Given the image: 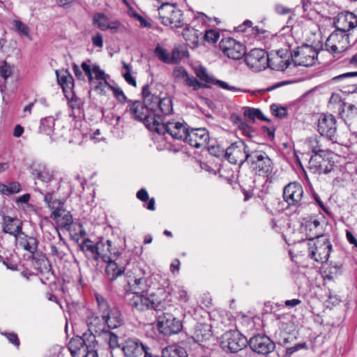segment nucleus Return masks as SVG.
Segmentation results:
<instances>
[{
    "instance_id": "0eeeda50",
    "label": "nucleus",
    "mask_w": 357,
    "mask_h": 357,
    "mask_svg": "<svg viewBox=\"0 0 357 357\" xmlns=\"http://www.w3.org/2000/svg\"><path fill=\"white\" fill-rule=\"evenodd\" d=\"M155 122L157 123L153 130L155 132L160 135L168 133L175 139L185 142L189 132L186 124L176 121H165L160 119Z\"/></svg>"
},
{
    "instance_id": "5701e85b",
    "label": "nucleus",
    "mask_w": 357,
    "mask_h": 357,
    "mask_svg": "<svg viewBox=\"0 0 357 357\" xmlns=\"http://www.w3.org/2000/svg\"><path fill=\"white\" fill-rule=\"evenodd\" d=\"M209 142V134L205 128H192L189 130L185 142L195 148L206 146Z\"/></svg>"
},
{
    "instance_id": "412c9836",
    "label": "nucleus",
    "mask_w": 357,
    "mask_h": 357,
    "mask_svg": "<svg viewBox=\"0 0 357 357\" xmlns=\"http://www.w3.org/2000/svg\"><path fill=\"white\" fill-rule=\"evenodd\" d=\"M303 195L302 185L297 182L290 183L283 190L284 200L289 206H298L301 204Z\"/></svg>"
},
{
    "instance_id": "6ab92c4d",
    "label": "nucleus",
    "mask_w": 357,
    "mask_h": 357,
    "mask_svg": "<svg viewBox=\"0 0 357 357\" xmlns=\"http://www.w3.org/2000/svg\"><path fill=\"white\" fill-rule=\"evenodd\" d=\"M245 61L251 68L261 70L267 67L269 59L266 52L262 49L255 48L245 53Z\"/></svg>"
},
{
    "instance_id": "72a5a7b5",
    "label": "nucleus",
    "mask_w": 357,
    "mask_h": 357,
    "mask_svg": "<svg viewBox=\"0 0 357 357\" xmlns=\"http://www.w3.org/2000/svg\"><path fill=\"white\" fill-rule=\"evenodd\" d=\"M56 75L63 92L67 93L71 91L74 86V79L69 72L66 70L62 75H60L59 70H56Z\"/></svg>"
},
{
    "instance_id": "423d86ee",
    "label": "nucleus",
    "mask_w": 357,
    "mask_h": 357,
    "mask_svg": "<svg viewBox=\"0 0 357 357\" xmlns=\"http://www.w3.org/2000/svg\"><path fill=\"white\" fill-rule=\"evenodd\" d=\"M220 346L227 353L241 354L248 346V339L239 331L230 330L222 335Z\"/></svg>"
},
{
    "instance_id": "09e8293b",
    "label": "nucleus",
    "mask_w": 357,
    "mask_h": 357,
    "mask_svg": "<svg viewBox=\"0 0 357 357\" xmlns=\"http://www.w3.org/2000/svg\"><path fill=\"white\" fill-rule=\"evenodd\" d=\"M184 82L186 86L189 87H192L194 90H199L201 88L208 87L207 84H202L201 82H199V80L197 78L189 76V75H188Z\"/></svg>"
},
{
    "instance_id": "a878e982",
    "label": "nucleus",
    "mask_w": 357,
    "mask_h": 357,
    "mask_svg": "<svg viewBox=\"0 0 357 357\" xmlns=\"http://www.w3.org/2000/svg\"><path fill=\"white\" fill-rule=\"evenodd\" d=\"M86 324L89 328V331L97 335H100L102 333H107V327L105 320L102 317H100L95 313H91L86 318Z\"/></svg>"
},
{
    "instance_id": "6e6d98bb",
    "label": "nucleus",
    "mask_w": 357,
    "mask_h": 357,
    "mask_svg": "<svg viewBox=\"0 0 357 357\" xmlns=\"http://www.w3.org/2000/svg\"><path fill=\"white\" fill-rule=\"evenodd\" d=\"M342 112H347V117H353L357 115V107L354 104L347 102L342 103Z\"/></svg>"
},
{
    "instance_id": "7c9ffc66",
    "label": "nucleus",
    "mask_w": 357,
    "mask_h": 357,
    "mask_svg": "<svg viewBox=\"0 0 357 357\" xmlns=\"http://www.w3.org/2000/svg\"><path fill=\"white\" fill-rule=\"evenodd\" d=\"M51 218L58 222H60L62 227H67L70 226L73 222L72 215L66 210L61 208H57L52 211Z\"/></svg>"
},
{
    "instance_id": "c9c22d12",
    "label": "nucleus",
    "mask_w": 357,
    "mask_h": 357,
    "mask_svg": "<svg viewBox=\"0 0 357 357\" xmlns=\"http://www.w3.org/2000/svg\"><path fill=\"white\" fill-rule=\"evenodd\" d=\"M291 61L289 59L284 61L283 59L280 56H274L268 59L267 67L274 70L284 71L290 65Z\"/></svg>"
},
{
    "instance_id": "6e6552de",
    "label": "nucleus",
    "mask_w": 357,
    "mask_h": 357,
    "mask_svg": "<svg viewBox=\"0 0 357 357\" xmlns=\"http://www.w3.org/2000/svg\"><path fill=\"white\" fill-rule=\"evenodd\" d=\"M331 151H321V153L312 154L308 162V169L313 174H328L334 167V161L332 160Z\"/></svg>"
},
{
    "instance_id": "4c0bfd02",
    "label": "nucleus",
    "mask_w": 357,
    "mask_h": 357,
    "mask_svg": "<svg viewBox=\"0 0 357 357\" xmlns=\"http://www.w3.org/2000/svg\"><path fill=\"white\" fill-rule=\"evenodd\" d=\"M95 298L97 302L98 312L100 314L101 317L104 319L107 316V314H109L113 308L110 307L108 302L102 295L95 294Z\"/></svg>"
},
{
    "instance_id": "4468645a",
    "label": "nucleus",
    "mask_w": 357,
    "mask_h": 357,
    "mask_svg": "<svg viewBox=\"0 0 357 357\" xmlns=\"http://www.w3.org/2000/svg\"><path fill=\"white\" fill-rule=\"evenodd\" d=\"M317 132L332 142H337L335 117L331 114H321L317 121Z\"/></svg>"
},
{
    "instance_id": "864d4df0",
    "label": "nucleus",
    "mask_w": 357,
    "mask_h": 357,
    "mask_svg": "<svg viewBox=\"0 0 357 357\" xmlns=\"http://www.w3.org/2000/svg\"><path fill=\"white\" fill-rule=\"evenodd\" d=\"M270 108L272 114L279 119H283L287 116V109L284 107L279 106L276 104H273L271 105Z\"/></svg>"
},
{
    "instance_id": "f257e3e1",
    "label": "nucleus",
    "mask_w": 357,
    "mask_h": 357,
    "mask_svg": "<svg viewBox=\"0 0 357 357\" xmlns=\"http://www.w3.org/2000/svg\"><path fill=\"white\" fill-rule=\"evenodd\" d=\"M336 30L327 38L325 47L327 51L335 54L344 51L349 44L347 31L357 25V18L350 12L340 13L334 18Z\"/></svg>"
},
{
    "instance_id": "58836bf2",
    "label": "nucleus",
    "mask_w": 357,
    "mask_h": 357,
    "mask_svg": "<svg viewBox=\"0 0 357 357\" xmlns=\"http://www.w3.org/2000/svg\"><path fill=\"white\" fill-rule=\"evenodd\" d=\"M243 114L245 116L249 118L250 119L255 121L256 119L260 121L270 122L271 120L266 118L261 111V109L258 108L253 107H246L243 112Z\"/></svg>"
},
{
    "instance_id": "69168bd1",
    "label": "nucleus",
    "mask_w": 357,
    "mask_h": 357,
    "mask_svg": "<svg viewBox=\"0 0 357 357\" xmlns=\"http://www.w3.org/2000/svg\"><path fill=\"white\" fill-rule=\"evenodd\" d=\"M109 334V345L112 349H115L119 347L120 345L119 344V337L118 336L112 332H107Z\"/></svg>"
},
{
    "instance_id": "13d9d810",
    "label": "nucleus",
    "mask_w": 357,
    "mask_h": 357,
    "mask_svg": "<svg viewBox=\"0 0 357 357\" xmlns=\"http://www.w3.org/2000/svg\"><path fill=\"white\" fill-rule=\"evenodd\" d=\"M0 74L2 77L6 79L13 74V68L6 61L2 62L0 66Z\"/></svg>"
},
{
    "instance_id": "37998d69",
    "label": "nucleus",
    "mask_w": 357,
    "mask_h": 357,
    "mask_svg": "<svg viewBox=\"0 0 357 357\" xmlns=\"http://www.w3.org/2000/svg\"><path fill=\"white\" fill-rule=\"evenodd\" d=\"M142 96L143 99L142 102H145V104L148 105H151L158 97V96L151 93L149 84H145L143 86L142 89Z\"/></svg>"
},
{
    "instance_id": "bf43d9fd",
    "label": "nucleus",
    "mask_w": 357,
    "mask_h": 357,
    "mask_svg": "<svg viewBox=\"0 0 357 357\" xmlns=\"http://www.w3.org/2000/svg\"><path fill=\"white\" fill-rule=\"evenodd\" d=\"M93 73L95 74V78L97 80L104 81V84H105L107 75L105 74V71L100 69V66L96 63L93 64Z\"/></svg>"
},
{
    "instance_id": "ea45409f",
    "label": "nucleus",
    "mask_w": 357,
    "mask_h": 357,
    "mask_svg": "<svg viewBox=\"0 0 357 357\" xmlns=\"http://www.w3.org/2000/svg\"><path fill=\"white\" fill-rule=\"evenodd\" d=\"M21 189V184L17 181L10 182L8 185L1 183V193L9 196L20 192Z\"/></svg>"
},
{
    "instance_id": "f8f14e48",
    "label": "nucleus",
    "mask_w": 357,
    "mask_h": 357,
    "mask_svg": "<svg viewBox=\"0 0 357 357\" xmlns=\"http://www.w3.org/2000/svg\"><path fill=\"white\" fill-rule=\"evenodd\" d=\"M145 272L142 269L139 270V273H135L133 277H129L128 280V286L129 289L127 291V295L129 294H147L151 286L155 283L151 277H145Z\"/></svg>"
},
{
    "instance_id": "338daca9",
    "label": "nucleus",
    "mask_w": 357,
    "mask_h": 357,
    "mask_svg": "<svg viewBox=\"0 0 357 357\" xmlns=\"http://www.w3.org/2000/svg\"><path fill=\"white\" fill-rule=\"evenodd\" d=\"M188 75L187 70L182 66L177 67L173 70V75L175 78H183L185 80Z\"/></svg>"
},
{
    "instance_id": "de8ad7c7",
    "label": "nucleus",
    "mask_w": 357,
    "mask_h": 357,
    "mask_svg": "<svg viewBox=\"0 0 357 357\" xmlns=\"http://www.w3.org/2000/svg\"><path fill=\"white\" fill-rule=\"evenodd\" d=\"M184 82L186 86L189 87H192L194 90H199L201 88L208 87L207 84H202L201 82H199V80L197 78L189 76V75H188Z\"/></svg>"
},
{
    "instance_id": "f03ea898",
    "label": "nucleus",
    "mask_w": 357,
    "mask_h": 357,
    "mask_svg": "<svg viewBox=\"0 0 357 357\" xmlns=\"http://www.w3.org/2000/svg\"><path fill=\"white\" fill-rule=\"evenodd\" d=\"M155 280V278H154ZM148 294L153 310L160 311L166 309L172 301V288L167 280H164L162 284L158 281L151 286L146 294Z\"/></svg>"
},
{
    "instance_id": "f704fd0d",
    "label": "nucleus",
    "mask_w": 357,
    "mask_h": 357,
    "mask_svg": "<svg viewBox=\"0 0 357 357\" xmlns=\"http://www.w3.org/2000/svg\"><path fill=\"white\" fill-rule=\"evenodd\" d=\"M96 335L97 334L89 332V333H85L82 336H81L82 339L84 342V349H86V351H88V355L92 354L93 356L96 353Z\"/></svg>"
},
{
    "instance_id": "a211bd4d",
    "label": "nucleus",
    "mask_w": 357,
    "mask_h": 357,
    "mask_svg": "<svg viewBox=\"0 0 357 357\" xmlns=\"http://www.w3.org/2000/svg\"><path fill=\"white\" fill-rule=\"evenodd\" d=\"M104 261L107 263L105 274L110 282L114 281L118 277L122 275L129 263L128 259H123L119 256L114 259H111V256H109L108 260Z\"/></svg>"
},
{
    "instance_id": "4be33fe9",
    "label": "nucleus",
    "mask_w": 357,
    "mask_h": 357,
    "mask_svg": "<svg viewBox=\"0 0 357 357\" xmlns=\"http://www.w3.org/2000/svg\"><path fill=\"white\" fill-rule=\"evenodd\" d=\"M155 99L150 105L153 116H158L160 120H164L162 116H168L173 112L172 98L169 96L162 98L158 96Z\"/></svg>"
},
{
    "instance_id": "052dcab7",
    "label": "nucleus",
    "mask_w": 357,
    "mask_h": 357,
    "mask_svg": "<svg viewBox=\"0 0 357 357\" xmlns=\"http://www.w3.org/2000/svg\"><path fill=\"white\" fill-rule=\"evenodd\" d=\"M88 62H90V60L88 61ZM81 67L84 72L85 75L87 76L88 79L90 83L93 82V65L91 66L89 64H88L87 61H84L81 64Z\"/></svg>"
},
{
    "instance_id": "20e7f679",
    "label": "nucleus",
    "mask_w": 357,
    "mask_h": 357,
    "mask_svg": "<svg viewBox=\"0 0 357 357\" xmlns=\"http://www.w3.org/2000/svg\"><path fill=\"white\" fill-rule=\"evenodd\" d=\"M248 165L259 176L269 178H272L274 174L273 162L268 154L263 151H251Z\"/></svg>"
},
{
    "instance_id": "2eb2a0df",
    "label": "nucleus",
    "mask_w": 357,
    "mask_h": 357,
    "mask_svg": "<svg viewBox=\"0 0 357 357\" xmlns=\"http://www.w3.org/2000/svg\"><path fill=\"white\" fill-rule=\"evenodd\" d=\"M158 326L165 335L177 334L183 328L181 321L169 312H163L158 317Z\"/></svg>"
},
{
    "instance_id": "4d7b16f0",
    "label": "nucleus",
    "mask_w": 357,
    "mask_h": 357,
    "mask_svg": "<svg viewBox=\"0 0 357 357\" xmlns=\"http://www.w3.org/2000/svg\"><path fill=\"white\" fill-rule=\"evenodd\" d=\"M185 54V51L181 50L178 47L174 48L170 55L171 63H178L182 58L184 56Z\"/></svg>"
},
{
    "instance_id": "603ef678",
    "label": "nucleus",
    "mask_w": 357,
    "mask_h": 357,
    "mask_svg": "<svg viewBox=\"0 0 357 357\" xmlns=\"http://www.w3.org/2000/svg\"><path fill=\"white\" fill-rule=\"evenodd\" d=\"M309 147L312 151V154L321 153V151H326L321 149V144L317 137H311L308 139Z\"/></svg>"
},
{
    "instance_id": "7ed1b4c3",
    "label": "nucleus",
    "mask_w": 357,
    "mask_h": 357,
    "mask_svg": "<svg viewBox=\"0 0 357 357\" xmlns=\"http://www.w3.org/2000/svg\"><path fill=\"white\" fill-rule=\"evenodd\" d=\"M128 103L126 112L132 118L142 122L149 130L153 131L157 123L155 121H159L160 118L153 116L151 106L140 100H129Z\"/></svg>"
},
{
    "instance_id": "8fccbe9b",
    "label": "nucleus",
    "mask_w": 357,
    "mask_h": 357,
    "mask_svg": "<svg viewBox=\"0 0 357 357\" xmlns=\"http://www.w3.org/2000/svg\"><path fill=\"white\" fill-rule=\"evenodd\" d=\"M105 86H107L108 88L112 91L114 96L119 101H120L121 102H128L129 100L127 99V97L125 96L123 91L121 88L109 84L107 81H105Z\"/></svg>"
},
{
    "instance_id": "cd10ccee",
    "label": "nucleus",
    "mask_w": 357,
    "mask_h": 357,
    "mask_svg": "<svg viewBox=\"0 0 357 357\" xmlns=\"http://www.w3.org/2000/svg\"><path fill=\"white\" fill-rule=\"evenodd\" d=\"M305 230L307 241L326 236L323 234V227L317 219L310 218L307 220L305 223Z\"/></svg>"
},
{
    "instance_id": "b1692460",
    "label": "nucleus",
    "mask_w": 357,
    "mask_h": 357,
    "mask_svg": "<svg viewBox=\"0 0 357 357\" xmlns=\"http://www.w3.org/2000/svg\"><path fill=\"white\" fill-rule=\"evenodd\" d=\"M22 226L23 222L20 219L8 215L3 216V232L14 236L15 240H17L20 236L24 235Z\"/></svg>"
},
{
    "instance_id": "393cba45",
    "label": "nucleus",
    "mask_w": 357,
    "mask_h": 357,
    "mask_svg": "<svg viewBox=\"0 0 357 357\" xmlns=\"http://www.w3.org/2000/svg\"><path fill=\"white\" fill-rule=\"evenodd\" d=\"M146 348L149 347L139 340L128 339L124 342L121 350L126 357H139L145 354Z\"/></svg>"
},
{
    "instance_id": "bb28decb",
    "label": "nucleus",
    "mask_w": 357,
    "mask_h": 357,
    "mask_svg": "<svg viewBox=\"0 0 357 357\" xmlns=\"http://www.w3.org/2000/svg\"><path fill=\"white\" fill-rule=\"evenodd\" d=\"M129 305L132 309L139 312L153 310L149 297L146 294H133L129 299Z\"/></svg>"
},
{
    "instance_id": "dca6fc26",
    "label": "nucleus",
    "mask_w": 357,
    "mask_h": 357,
    "mask_svg": "<svg viewBox=\"0 0 357 357\" xmlns=\"http://www.w3.org/2000/svg\"><path fill=\"white\" fill-rule=\"evenodd\" d=\"M219 47L225 56L234 60L242 59L246 53L245 46L232 38L222 39Z\"/></svg>"
},
{
    "instance_id": "c03bdc74",
    "label": "nucleus",
    "mask_w": 357,
    "mask_h": 357,
    "mask_svg": "<svg viewBox=\"0 0 357 357\" xmlns=\"http://www.w3.org/2000/svg\"><path fill=\"white\" fill-rule=\"evenodd\" d=\"M183 36L188 41L196 43L199 37V31L193 28L186 26L183 31Z\"/></svg>"
},
{
    "instance_id": "9d476101",
    "label": "nucleus",
    "mask_w": 357,
    "mask_h": 357,
    "mask_svg": "<svg viewBox=\"0 0 357 357\" xmlns=\"http://www.w3.org/2000/svg\"><path fill=\"white\" fill-rule=\"evenodd\" d=\"M158 13L161 23L165 26L181 28L186 24L182 12L173 5L162 4L158 8Z\"/></svg>"
},
{
    "instance_id": "e2e57ef3",
    "label": "nucleus",
    "mask_w": 357,
    "mask_h": 357,
    "mask_svg": "<svg viewBox=\"0 0 357 357\" xmlns=\"http://www.w3.org/2000/svg\"><path fill=\"white\" fill-rule=\"evenodd\" d=\"M2 334L7 337V339L10 343L13 344L17 348H19V347L20 345V339H19L17 335L15 333L6 332V333H3Z\"/></svg>"
},
{
    "instance_id": "79ce46f5",
    "label": "nucleus",
    "mask_w": 357,
    "mask_h": 357,
    "mask_svg": "<svg viewBox=\"0 0 357 357\" xmlns=\"http://www.w3.org/2000/svg\"><path fill=\"white\" fill-rule=\"evenodd\" d=\"M93 20L94 25H96L98 29L102 31L107 30L108 17L105 14L102 13H96L94 15Z\"/></svg>"
},
{
    "instance_id": "2f4dec72",
    "label": "nucleus",
    "mask_w": 357,
    "mask_h": 357,
    "mask_svg": "<svg viewBox=\"0 0 357 357\" xmlns=\"http://www.w3.org/2000/svg\"><path fill=\"white\" fill-rule=\"evenodd\" d=\"M17 241L24 250L33 255L38 250L39 241L36 237L28 236L24 233V235L20 236Z\"/></svg>"
},
{
    "instance_id": "c756f323",
    "label": "nucleus",
    "mask_w": 357,
    "mask_h": 357,
    "mask_svg": "<svg viewBox=\"0 0 357 357\" xmlns=\"http://www.w3.org/2000/svg\"><path fill=\"white\" fill-rule=\"evenodd\" d=\"M84 342L81 336L73 337L68 343V349L73 357H87L88 351L84 349Z\"/></svg>"
},
{
    "instance_id": "49530a36",
    "label": "nucleus",
    "mask_w": 357,
    "mask_h": 357,
    "mask_svg": "<svg viewBox=\"0 0 357 357\" xmlns=\"http://www.w3.org/2000/svg\"><path fill=\"white\" fill-rule=\"evenodd\" d=\"M184 82L186 86L189 87H192L194 90H199L201 88L208 87L207 84H202L201 82H199V80L197 78L189 76V75H188Z\"/></svg>"
},
{
    "instance_id": "39448f33",
    "label": "nucleus",
    "mask_w": 357,
    "mask_h": 357,
    "mask_svg": "<svg viewBox=\"0 0 357 357\" xmlns=\"http://www.w3.org/2000/svg\"><path fill=\"white\" fill-rule=\"evenodd\" d=\"M308 256L315 261L324 264L328 260L333 249L330 238L320 236L317 239H310L307 241Z\"/></svg>"
},
{
    "instance_id": "c85d7f7f",
    "label": "nucleus",
    "mask_w": 357,
    "mask_h": 357,
    "mask_svg": "<svg viewBox=\"0 0 357 357\" xmlns=\"http://www.w3.org/2000/svg\"><path fill=\"white\" fill-rule=\"evenodd\" d=\"M51 229L54 234H58L59 240L55 244L52 243L50 245V254L52 256L56 257L59 259H63L66 255L65 250L67 248V245L64 239L61 237L59 230L54 226H51Z\"/></svg>"
},
{
    "instance_id": "ddd939ff",
    "label": "nucleus",
    "mask_w": 357,
    "mask_h": 357,
    "mask_svg": "<svg viewBox=\"0 0 357 357\" xmlns=\"http://www.w3.org/2000/svg\"><path fill=\"white\" fill-rule=\"evenodd\" d=\"M318 52L314 47L303 45L298 47L291 53V59L295 66L309 67L312 66L317 59Z\"/></svg>"
},
{
    "instance_id": "5fc2aeb1",
    "label": "nucleus",
    "mask_w": 357,
    "mask_h": 357,
    "mask_svg": "<svg viewBox=\"0 0 357 357\" xmlns=\"http://www.w3.org/2000/svg\"><path fill=\"white\" fill-rule=\"evenodd\" d=\"M307 347L305 342L297 343L292 347H287L284 354L283 355V357H291V355L295 352L301 349H306Z\"/></svg>"
},
{
    "instance_id": "473e14b6",
    "label": "nucleus",
    "mask_w": 357,
    "mask_h": 357,
    "mask_svg": "<svg viewBox=\"0 0 357 357\" xmlns=\"http://www.w3.org/2000/svg\"><path fill=\"white\" fill-rule=\"evenodd\" d=\"M103 319L105 320L107 329L116 328L123 322L122 314L117 308H113Z\"/></svg>"
},
{
    "instance_id": "0e129e2a",
    "label": "nucleus",
    "mask_w": 357,
    "mask_h": 357,
    "mask_svg": "<svg viewBox=\"0 0 357 357\" xmlns=\"http://www.w3.org/2000/svg\"><path fill=\"white\" fill-rule=\"evenodd\" d=\"M104 244L107 247V255L111 256V259H113V257L116 258L117 256L120 257L119 251L112 246V243L110 240H107Z\"/></svg>"
},
{
    "instance_id": "774afa93",
    "label": "nucleus",
    "mask_w": 357,
    "mask_h": 357,
    "mask_svg": "<svg viewBox=\"0 0 357 357\" xmlns=\"http://www.w3.org/2000/svg\"><path fill=\"white\" fill-rule=\"evenodd\" d=\"M202 329H197L196 331V336L198 339V341H202L204 340H208L212 336V333L211 330H204V333H202Z\"/></svg>"
},
{
    "instance_id": "680f3d73",
    "label": "nucleus",
    "mask_w": 357,
    "mask_h": 357,
    "mask_svg": "<svg viewBox=\"0 0 357 357\" xmlns=\"http://www.w3.org/2000/svg\"><path fill=\"white\" fill-rule=\"evenodd\" d=\"M220 37V33L213 29L208 30L205 32L204 39L211 43L217 42Z\"/></svg>"
},
{
    "instance_id": "3c124183",
    "label": "nucleus",
    "mask_w": 357,
    "mask_h": 357,
    "mask_svg": "<svg viewBox=\"0 0 357 357\" xmlns=\"http://www.w3.org/2000/svg\"><path fill=\"white\" fill-rule=\"evenodd\" d=\"M155 54L156 56L162 62L165 63H170L171 59L169 52L160 46H157L155 49Z\"/></svg>"
},
{
    "instance_id": "1a4fd4ad",
    "label": "nucleus",
    "mask_w": 357,
    "mask_h": 357,
    "mask_svg": "<svg viewBox=\"0 0 357 357\" xmlns=\"http://www.w3.org/2000/svg\"><path fill=\"white\" fill-rule=\"evenodd\" d=\"M250 153L251 151L247 144L240 140L232 143L227 148L225 157L231 164L241 166L245 162L248 164Z\"/></svg>"
},
{
    "instance_id": "aec40b11",
    "label": "nucleus",
    "mask_w": 357,
    "mask_h": 357,
    "mask_svg": "<svg viewBox=\"0 0 357 357\" xmlns=\"http://www.w3.org/2000/svg\"><path fill=\"white\" fill-rule=\"evenodd\" d=\"M195 74L197 77L201 80L204 82L206 84H214L218 85L222 89L229 90L232 91H237V92H244L248 93L249 92V90L248 89H243L241 88H238L234 86L229 85L227 82L217 79L214 78L213 76H211L208 75L206 68L204 66H199L197 68L195 69Z\"/></svg>"
},
{
    "instance_id": "f3484780",
    "label": "nucleus",
    "mask_w": 357,
    "mask_h": 357,
    "mask_svg": "<svg viewBox=\"0 0 357 357\" xmlns=\"http://www.w3.org/2000/svg\"><path fill=\"white\" fill-rule=\"evenodd\" d=\"M79 246L88 258L96 261L99 259L106 261L109 259L107 253L104 252L103 248L105 247V245L102 241H100L94 244L91 239L85 238Z\"/></svg>"
},
{
    "instance_id": "e433bc0d",
    "label": "nucleus",
    "mask_w": 357,
    "mask_h": 357,
    "mask_svg": "<svg viewBox=\"0 0 357 357\" xmlns=\"http://www.w3.org/2000/svg\"><path fill=\"white\" fill-rule=\"evenodd\" d=\"M162 357H188L185 349L182 347L171 345L161 351Z\"/></svg>"
},
{
    "instance_id": "a18cd8bd",
    "label": "nucleus",
    "mask_w": 357,
    "mask_h": 357,
    "mask_svg": "<svg viewBox=\"0 0 357 357\" xmlns=\"http://www.w3.org/2000/svg\"><path fill=\"white\" fill-rule=\"evenodd\" d=\"M32 174L36 178L43 182H50L53 178L52 174L45 169L43 170L35 169L33 170Z\"/></svg>"
},
{
    "instance_id": "a19ab883",
    "label": "nucleus",
    "mask_w": 357,
    "mask_h": 357,
    "mask_svg": "<svg viewBox=\"0 0 357 357\" xmlns=\"http://www.w3.org/2000/svg\"><path fill=\"white\" fill-rule=\"evenodd\" d=\"M54 126V119L52 117H46L40 120L39 131L41 133L50 135L52 133Z\"/></svg>"
},
{
    "instance_id": "9b49d317",
    "label": "nucleus",
    "mask_w": 357,
    "mask_h": 357,
    "mask_svg": "<svg viewBox=\"0 0 357 357\" xmlns=\"http://www.w3.org/2000/svg\"><path fill=\"white\" fill-rule=\"evenodd\" d=\"M248 346L252 354L267 356L275 349V342L266 334L257 333L248 340Z\"/></svg>"
}]
</instances>
